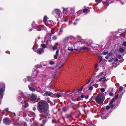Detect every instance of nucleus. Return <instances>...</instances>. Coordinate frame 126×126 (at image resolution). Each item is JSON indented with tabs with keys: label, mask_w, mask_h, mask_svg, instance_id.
Returning <instances> with one entry per match:
<instances>
[{
	"label": "nucleus",
	"mask_w": 126,
	"mask_h": 126,
	"mask_svg": "<svg viewBox=\"0 0 126 126\" xmlns=\"http://www.w3.org/2000/svg\"><path fill=\"white\" fill-rule=\"evenodd\" d=\"M37 109L40 113H43L46 116L50 115L47 102L45 101H41L38 103Z\"/></svg>",
	"instance_id": "nucleus-1"
},
{
	"label": "nucleus",
	"mask_w": 126,
	"mask_h": 126,
	"mask_svg": "<svg viewBox=\"0 0 126 126\" xmlns=\"http://www.w3.org/2000/svg\"><path fill=\"white\" fill-rule=\"evenodd\" d=\"M27 94L26 93H24L21 92L19 94L18 97V101L22 104V106L24 108H26L28 106V103L26 101L24 98V97L27 96Z\"/></svg>",
	"instance_id": "nucleus-2"
},
{
	"label": "nucleus",
	"mask_w": 126,
	"mask_h": 126,
	"mask_svg": "<svg viewBox=\"0 0 126 126\" xmlns=\"http://www.w3.org/2000/svg\"><path fill=\"white\" fill-rule=\"evenodd\" d=\"M75 38L73 36H70L66 37L63 40V42L65 44L68 45L69 47L71 45H72V43H73L75 42Z\"/></svg>",
	"instance_id": "nucleus-3"
},
{
	"label": "nucleus",
	"mask_w": 126,
	"mask_h": 126,
	"mask_svg": "<svg viewBox=\"0 0 126 126\" xmlns=\"http://www.w3.org/2000/svg\"><path fill=\"white\" fill-rule=\"evenodd\" d=\"M37 71L36 70H35L33 71V75L31 77H27L26 79H24L23 80L25 82H26V80L29 82H33V81L36 79V77L37 75Z\"/></svg>",
	"instance_id": "nucleus-4"
},
{
	"label": "nucleus",
	"mask_w": 126,
	"mask_h": 126,
	"mask_svg": "<svg viewBox=\"0 0 126 126\" xmlns=\"http://www.w3.org/2000/svg\"><path fill=\"white\" fill-rule=\"evenodd\" d=\"M52 13L57 18H61L62 15L61 11L59 9L57 8L54 9Z\"/></svg>",
	"instance_id": "nucleus-5"
},
{
	"label": "nucleus",
	"mask_w": 126,
	"mask_h": 126,
	"mask_svg": "<svg viewBox=\"0 0 126 126\" xmlns=\"http://www.w3.org/2000/svg\"><path fill=\"white\" fill-rule=\"evenodd\" d=\"M79 43L78 42L75 43L73 45L72 43V45L70 46V47L68 48V50L69 51H73V50H77V48L79 46Z\"/></svg>",
	"instance_id": "nucleus-6"
},
{
	"label": "nucleus",
	"mask_w": 126,
	"mask_h": 126,
	"mask_svg": "<svg viewBox=\"0 0 126 126\" xmlns=\"http://www.w3.org/2000/svg\"><path fill=\"white\" fill-rule=\"evenodd\" d=\"M104 96L103 94H100L97 96L95 100L96 102L99 104H101L103 101Z\"/></svg>",
	"instance_id": "nucleus-7"
},
{
	"label": "nucleus",
	"mask_w": 126,
	"mask_h": 126,
	"mask_svg": "<svg viewBox=\"0 0 126 126\" xmlns=\"http://www.w3.org/2000/svg\"><path fill=\"white\" fill-rule=\"evenodd\" d=\"M49 116H46L45 115H43L42 114L40 115L41 117L39 119V120H42V122L43 124V126H45L44 124L47 122L48 119L50 118Z\"/></svg>",
	"instance_id": "nucleus-8"
},
{
	"label": "nucleus",
	"mask_w": 126,
	"mask_h": 126,
	"mask_svg": "<svg viewBox=\"0 0 126 126\" xmlns=\"http://www.w3.org/2000/svg\"><path fill=\"white\" fill-rule=\"evenodd\" d=\"M37 97L36 94H33L30 95L29 99L31 102L34 103L37 101Z\"/></svg>",
	"instance_id": "nucleus-9"
},
{
	"label": "nucleus",
	"mask_w": 126,
	"mask_h": 126,
	"mask_svg": "<svg viewBox=\"0 0 126 126\" xmlns=\"http://www.w3.org/2000/svg\"><path fill=\"white\" fill-rule=\"evenodd\" d=\"M5 85L3 82H0V94H3L5 90Z\"/></svg>",
	"instance_id": "nucleus-10"
},
{
	"label": "nucleus",
	"mask_w": 126,
	"mask_h": 126,
	"mask_svg": "<svg viewBox=\"0 0 126 126\" xmlns=\"http://www.w3.org/2000/svg\"><path fill=\"white\" fill-rule=\"evenodd\" d=\"M114 100V98H113L111 99L109 103V105L110 106H107L106 107V109L107 110L109 109L110 107L111 108H112L114 106L115 104L113 103Z\"/></svg>",
	"instance_id": "nucleus-11"
},
{
	"label": "nucleus",
	"mask_w": 126,
	"mask_h": 126,
	"mask_svg": "<svg viewBox=\"0 0 126 126\" xmlns=\"http://www.w3.org/2000/svg\"><path fill=\"white\" fill-rule=\"evenodd\" d=\"M63 13L64 14L67 15V16H68L70 13V11H71V8H63Z\"/></svg>",
	"instance_id": "nucleus-12"
},
{
	"label": "nucleus",
	"mask_w": 126,
	"mask_h": 126,
	"mask_svg": "<svg viewBox=\"0 0 126 126\" xmlns=\"http://www.w3.org/2000/svg\"><path fill=\"white\" fill-rule=\"evenodd\" d=\"M54 97H56L57 98H59L60 97H62L64 96L65 95V94L63 93V92H60L55 93L54 94Z\"/></svg>",
	"instance_id": "nucleus-13"
},
{
	"label": "nucleus",
	"mask_w": 126,
	"mask_h": 126,
	"mask_svg": "<svg viewBox=\"0 0 126 126\" xmlns=\"http://www.w3.org/2000/svg\"><path fill=\"white\" fill-rule=\"evenodd\" d=\"M11 122V120L9 118H6L3 119V122L6 125H9Z\"/></svg>",
	"instance_id": "nucleus-14"
},
{
	"label": "nucleus",
	"mask_w": 126,
	"mask_h": 126,
	"mask_svg": "<svg viewBox=\"0 0 126 126\" xmlns=\"http://www.w3.org/2000/svg\"><path fill=\"white\" fill-rule=\"evenodd\" d=\"M49 49L51 50H52L53 51H54L56 50L59 49L57 46L56 45L53 46H52L51 45H50L49 47Z\"/></svg>",
	"instance_id": "nucleus-15"
},
{
	"label": "nucleus",
	"mask_w": 126,
	"mask_h": 126,
	"mask_svg": "<svg viewBox=\"0 0 126 126\" xmlns=\"http://www.w3.org/2000/svg\"><path fill=\"white\" fill-rule=\"evenodd\" d=\"M42 26L43 27V28H44V26L43 25H40V26H38L36 27L35 28V29L36 30V31H41L42 29V27H41Z\"/></svg>",
	"instance_id": "nucleus-16"
},
{
	"label": "nucleus",
	"mask_w": 126,
	"mask_h": 126,
	"mask_svg": "<svg viewBox=\"0 0 126 126\" xmlns=\"http://www.w3.org/2000/svg\"><path fill=\"white\" fill-rule=\"evenodd\" d=\"M74 114L75 113H74L72 112L69 114L67 115V117L70 119H73Z\"/></svg>",
	"instance_id": "nucleus-17"
},
{
	"label": "nucleus",
	"mask_w": 126,
	"mask_h": 126,
	"mask_svg": "<svg viewBox=\"0 0 126 126\" xmlns=\"http://www.w3.org/2000/svg\"><path fill=\"white\" fill-rule=\"evenodd\" d=\"M34 113L30 111L27 112L26 114V115L27 116L28 115L29 117H32L34 116Z\"/></svg>",
	"instance_id": "nucleus-18"
},
{
	"label": "nucleus",
	"mask_w": 126,
	"mask_h": 126,
	"mask_svg": "<svg viewBox=\"0 0 126 126\" xmlns=\"http://www.w3.org/2000/svg\"><path fill=\"white\" fill-rule=\"evenodd\" d=\"M47 96H50L51 97H54V94L53 93L50 92H47Z\"/></svg>",
	"instance_id": "nucleus-19"
},
{
	"label": "nucleus",
	"mask_w": 126,
	"mask_h": 126,
	"mask_svg": "<svg viewBox=\"0 0 126 126\" xmlns=\"http://www.w3.org/2000/svg\"><path fill=\"white\" fill-rule=\"evenodd\" d=\"M63 62V60H61L58 65V66H59V69H60L64 64L63 62Z\"/></svg>",
	"instance_id": "nucleus-20"
},
{
	"label": "nucleus",
	"mask_w": 126,
	"mask_h": 126,
	"mask_svg": "<svg viewBox=\"0 0 126 126\" xmlns=\"http://www.w3.org/2000/svg\"><path fill=\"white\" fill-rule=\"evenodd\" d=\"M47 24L53 25L55 24V23L53 21L50 20H48L47 23Z\"/></svg>",
	"instance_id": "nucleus-21"
},
{
	"label": "nucleus",
	"mask_w": 126,
	"mask_h": 126,
	"mask_svg": "<svg viewBox=\"0 0 126 126\" xmlns=\"http://www.w3.org/2000/svg\"><path fill=\"white\" fill-rule=\"evenodd\" d=\"M69 109V107L68 106H66L63 107L62 108V110L63 112L67 111Z\"/></svg>",
	"instance_id": "nucleus-22"
},
{
	"label": "nucleus",
	"mask_w": 126,
	"mask_h": 126,
	"mask_svg": "<svg viewBox=\"0 0 126 126\" xmlns=\"http://www.w3.org/2000/svg\"><path fill=\"white\" fill-rule=\"evenodd\" d=\"M101 118L103 119H106L108 117L107 115H105L104 113H102L101 115Z\"/></svg>",
	"instance_id": "nucleus-23"
},
{
	"label": "nucleus",
	"mask_w": 126,
	"mask_h": 126,
	"mask_svg": "<svg viewBox=\"0 0 126 126\" xmlns=\"http://www.w3.org/2000/svg\"><path fill=\"white\" fill-rule=\"evenodd\" d=\"M44 50L42 48L40 49L37 50V52L39 54H41L43 52Z\"/></svg>",
	"instance_id": "nucleus-24"
},
{
	"label": "nucleus",
	"mask_w": 126,
	"mask_h": 126,
	"mask_svg": "<svg viewBox=\"0 0 126 126\" xmlns=\"http://www.w3.org/2000/svg\"><path fill=\"white\" fill-rule=\"evenodd\" d=\"M46 75H41L39 77L40 78V79H37V80L38 81L40 80L42 81L43 80V79L44 78L46 77Z\"/></svg>",
	"instance_id": "nucleus-25"
},
{
	"label": "nucleus",
	"mask_w": 126,
	"mask_h": 126,
	"mask_svg": "<svg viewBox=\"0 0 126 126\" xmlns=\"http://www.w3.org/2000/svg\"><path fill=\"white\" fill-rule=\"evenodd\" d=\"M89 49V48L86 47H85V46L83 47H80V50H87Z\"/></svg>",
	"instance_id": "nucleus-26"
},
{
	"label": "nucleus",
	"mask_w": 126,
	"mask_h": 126,
	"mask_svg": "<svg viewBox=\"0 0 126 126\" xmlns=\"http://www.w3.org/2000/svg\"><path fill=\"white\" fill-rule=\"evenodd\" d=\"M59 49L57 50L56 52V54L54 56V58L55 59H56L57 58V56L59 54Z\"/></svg>",
	"instance_id": "nucleus-27"
},
{
	"label": "nucleus",
	"mask_w": 126,
	"mask_h": 126,
	"mask_svg": "<svg viewBox=\"0 0 126 126\" xmlns=\"http://www.w3.org/2000/svg\"><path fill=\"white\" fill-rule=\"evenodd\" d=\"M90 86L89 88V90H92L93 89V86H94V84H93L92 82H91L90 83Z\"/></svg>",
	"instance_id": "nucleus-28"
},
{
	"label": "nucleus",
	"mask_w": 126,
	"mask_h": 126,
	"mask_svg": "<svg viewBox=\"0 0 126 126\" xmlns=\"http://www.w3.org/2000/svg\"><path fill=\"white\" fill-rule=\"evenodd\" d=\"M28 87L29 90L32 92H34L35 91V89L33 88V87L30 86V85H28Z\"/></svg>",
	"instance_id": "nucleus-29"
},
{
	"label": "nucleus",
	"mask_w": 126,
	"mask_h": 126,
	"mask_svg": "<svg viewBox=\"0 0 126 126\" xmlns=\"http://www.w3.org/2000/svg\"><path fill=\"white\" fill-rule=\"evenodd\" d=\"M24 110H22L20 111L19 113V116H21L23 115V113L24 112Z\"/></svg>",
	"instance_id": "nucleus-30"
},
{
	"label": "nucleus",
	"mask_w": 126,
	"mask_h": 126,
	"mask_svg": "<svg viewBox=\"0 0 126 126\" xmlns=\"http://www.w3.org/2000/svg\"><path fill=\"white\" fill-rule=\"evenodd\" d=\"M47 92L46 91H44V92H41L43 96H47Z\"/></svg>",
	"instance_id": "nucleus-31"
},
{
	"label": "nucleus",
	"mask_w": 126,
	"mask_h": 126,
	"mask_svg": "<svg viewBox=\"0 0 126 126\" xmlns=\"http://www.w3.org/2000/svg\"><path fill=\"white\" fill-rule=\"evenodd\" d=\"M47 17L46 16H44V19H43V21L45 23V24L46 25L47 23L46 22L47 21Z\"/></svg>",
	"instance_id": "nucleus-32"
},
{
	"label": "nucleus",
	"mask_w": 126,
	"mask_h": 126,
	"mask_svg": "<svg viewBox=\"0 0 126 126\" xmlns=\"http://www.w3.org/2000/svg\"><path fill=\"white\" fill-rule=\"evenodd\" d=\"M47 34L45 37V38L44 39V41H42V42L44 43V42H46L47 41Z\"/></svg>",
	"instance_id": "nucleus-33"
},
{
	"label": "nucleus",
	"mask_w": 126,
	"mask_h": 126,
	"mask_svg": "<svg viewBox=\"0 0 126 126\" xmlns=\"http://www.w3.org/2000/svg\"><path fill=\"white\" fill-rule=\"evenodd\" d=\"M36 91L38 92H41V89L40 87H38V88H36Z\"/></svg>",
	"instance_id": "nucleus-34"
},
{
	"label": "nucleus",
	"mask_w": 126,
	"mask_h": 126,
	"mask_svg": "<svg viewBox=\"0 0 126 126\" xmlns=\"http://www.w3.org/2000/svg\"><path fill=\"white\" fill-rule=\"evenodd\" d=\"M12 115H13V118H15L16 117V113L15 112H10Z\"/></svg>",
	"instance_id": "nucleus-35"
},
{
	"label": "nucleus",
	"mask_w": 126,
	"mask_h": 126,
	"mask_svg": "<svg viewBox=\"0 0 126 126\" xmlns=\"http://www.w3.org/2000/svg\"><path fill=\"white\" fill-rule=\"evenodd\" d=\"M72 100L73 101H79V99L78 98H72Z\"/></svg>",
	"instance_id": "nucleus-36"
},
{
	"label": "nucleus",
	"mask_w": 126,
	"mask_h": 126,
	"mask_svg": "<svg viewBox=\"0 0 126 126\" xmlns=\"http://www.w3.org/2000/svg\"><path fill=\"white\" fill-rule=\"evenodd\" d=\"M13 120L16 123H18V122L17 121V119L16 118V117L15 118H13Z\"/></svg>",
	"instance_id": "nucleus-37"
},
{
	"label": "nucleus",
	"mask_w": 126,
	"mask_h": 126,
	"mask_svg": "<svg viewBox=\"0 0 126 126\" xmlns=\"http://www.w3.org/2000/svg\"><path fill=\"white\" fill-rule=\"evenodd\" d=\"M41 46L43 48H45L47 47L46 45L44 44H41Z\"/></svg>",
	"instance_id": "nucleus-38"
},
{
	"label": "nucleus",
	"mask_w": 126,
	"mask_h": 126,
	"mask_svg": "<svg viewBox=\"0 0 126 126\" xmlns=\"http://www.w3.org/2000/svg\"><path fill=\"white\" fill-rule=\"evenodd\" d=\"M31 126H38V123L36 122L34 123Z\"/></svg>",
	"instance_id": "nucleus-39"
},
{
	"label": "nucleus",
	"mask_w": 126,
	"mask_h": 126,
	"mask_svg": "<svg viewBox=\"0 0 126 126\" xmlns=\"http://www.w3.org/2000/svg\"><path fill=\"white\" fill-rule=\"evenodd\" d=\"M3 96V94H0V105L1 104V99L2 98Z\"/></svg>",
	"instance_id": "nucleus-40"
},
{
	"label": "nucleus",
	"mask_w": 126,
	"mask_h": 126,
	"mask_svg": "<svg viewBox=\"0 0 126 126\" xmlns=\"http://www.w3.org/2000/svg\"><path fill=\"white\" fill-rule=\"evenodd\" d=\"M88 11V9H85L83 10V13H86Z\"/></svg>",
	"instance_id": "nucleus-41"
},
{
	"label": "nucleus",
	"mask_w": 126,
	"mask_h": 126,
	"mask_svg": "<svg viewBox=\"0 0 126 126\" xmlns=\"http://www.w3.org/2000/svg\"><path fill=\"white\" fill-rule=\"evenodd\" d=\"M124 50V49L123 48L121 47L119 49V51L120 52H122Z\"/></svg>",
	"instance_id": "nucleus-42"
},
{
	"label": "nucleus",
	"mask_w": 126,
	"mask_h": 126,
	"mask_svg": "<svg viewBox=\"0 0 126 126\" xmlns=\"http://www.w3.org/2000/svg\"><path fill=\"white\" fill-rule=\"evenodd\" d=\"M99 59L100 60L99 61V63H100L102 60V58L101 56L99 57Z\"/></svg>",
	"instance_id": "nucleus-43"
},
{
	"label": "nucleus",
	"mask_w": 126,
	"mask_h": 126,
	"mask_svg": "<svg viewBox=\"0 0 126 126\" xmlns=\"http://www.w3.org/2000/svg\"><path fill=\"white\" fill-rule=\"evenodd\" d=\"M102 0H95V1L98 3H100Z\"/></svg>",
	"instance_id": "nucleus-44"
},
{
	"label": "nucleus",
	"mask_w": 126,
	"mask_h": 126,
	"mask_svg": "<svg viewBox=\"0 0 126 126\" xmlns=\"http://www.w3.org/2000/svg\"><path fill=\"white\" fill-rule=\"evenodd\" d=\"M35 67L37 68H40L41 67V66L39 65H35Z\"/></svg>",
	"instance_id": "nucleus-45"
},
{
	"label": "nucleus",
	"mask_w": 126,
	"mask_h": 126,
	"mask_svg": "<svg viewBox=\"0 0 126 126\" xmlns=\"http://www.w3.org/2000/svg\"><path fill=\"white\" fill-rule=\"evenodd\" d=\"M54 62L53 61H51L49 62V64L50 65H53L54 64Z\"/></svg>",
	"instance_id": "nucleus-46"
},
{
	"label": "nucleus",
	"mask_w": 126,
	"mask_h": 126,
	"mask_svg": "<svg viewBox=\"0 0 126 126\" xmlns=\"http://www.w3.org/2000/svg\"><path fill=\"white\" fill-rule=\"evenodd\" d=\"M108 53V51H104L102 53V54L103 55H105Z\"/></svg>",
	"instance_id": "nucleus-47"
},
{
	"label": "nucleus",
	"mask_w": 126,
	"mask_h": 126,
	"mask_svg": "<svg viewBox=\"0 0 126 126\" xmlns=\"http://www.w3.org/2000/svg\"><path fill=\"white\" fill-rule=\"evenodd\" d=\"M105 72H102L101 73L99 74V76H101L102 75H105Z\"/></svg>",
	"instance_id": "nucleus-48"
},
{
	"label": "nucleus",
	"mask_w": 126,
	"mask_h": 126,
	"mask_svg": "<svg viewBox=\"0 0 126 126\" xmlns=\"http://www.w3.org/2000/svg\"><path fill=\"white\" fill-rule=\"evenodd\" d=\"M5 111H6V112H9L10 113V111H9V108H6L5 110Z\"/></svg>",
	"instance_id": "nucleus-49"
},
{
	"label": "nucleus",
	"mask_w": 126,
	"mask_h": 126,
	"mask_svg": "<svg viewBox=\"0 0 126 126\" xmlns=\"http://www.w3.org/2000/svg\"><path fill=\"white\" fill-rule=\"evenodd\" d=\"M100 90H101V91L102 92H104L105 91V89L103 88H101V89Z\"/></svg>",
	"instance_id": "nucleus-50"
},
{
	"label": "nucleus",
	"mask_w": 126,
	"mask_h": 126,
	"mask_svg": "<svg viewBox=\"0 0 126 126\" xmlns=\"http://www.w3.org/2000/svg\"><path fill=\"white\" fill-rule=\"evenodd\" d=\"M52 122L53 123H58L59 122H57V121L55 120H53L52 121Z\"/></svg>",
	"instance_id": "nucleus-51"
},
{
	"label": "nucleus",
	"mask_w": 126,
	"mask_h": 126,
	"mask_svg": "<svg viewBox=\"0 0 126 126\" xmlns=\"http://www.w3.org/2000/svg\"><path fill=\"white\" fill-rule=\"evenodd\" d=\"M119 91L121 92L123 90V88L122 87L120 86L119 88Z\"/></svg>",
	"instance_id": "nucleus-52"
},
{
	"label": "nucleus",
	"mask_w": 126,
	"mask_h": 126,
	"mask_svg": "<svg viewBox=\"0 0 126 126\" xmlns=\"http://www.w3.org/2000/svg\"><path fill=\"white\" fill-rule=\"evenodd\" d=\"M51 32L52 34H53L55 33V31L53 29H51Z\"/></svg>",
	"instance_id": "nucleus-53"
},
{
	"label": "nucleus",
	"mask_w": 126,
	"mask_h": 126,
	"mask_svg": "<svg viewBox=\"0 0 126 126\" xmlns=\"http://www.w3.org/2000/svg\"><path fill=\"white\" fill-rule=\"evenodd\" d=\"M105 78V77H103L102 78H100V79H99V80L100 81H103L102 80L103 79H104Z\"/></svg>",
	"instance_id": "nucleus-54"
},
{
	"label": "nucleus",
	"mask_w": 126,
	"mask_h": 126,
	"mask_svg": "<svg viewBox=\"0 0 126 126\" xmlns=\"http://www.w3.org/2000/svg\"><path fill=\"white\" fill-rule=\"evenodd\" d=\"M119 96V94H117L115 96V98L116 99H117L118 97Z\"/></svg>",
	"instance_id": "nucleus-55"
},
{
	"label": "nucleus",
	"mask_w": 126,
	"mask_h": 126,
	"mask_svg": "<svg viewBox=\"0 0 126 126\" xmlns=\"http://www.w3.org/2000/svg\"><path fill=\"white\" fill-rule=\"evenodd\" d=\"M80 97L82 98H83L85 97V95L83 94H82L80 95Z\"/></svg>",
	"instance_id": "nucleus-56"
},
{
	"label": "nucleus",
	"mask_w": 126,
	"mask_h": 126,
	"mask_svg": "<svg viewBox=\"0 0 126 126\" xmlns=\"http://www.w3.org/2000/svg\"><path fill=\"white\" fill-rule=\"evenodd\" d=\"M114 59L113 58H112L110 60H109L108 61V62H112L113 60H114Z\"/></svg>",
	"instance_id": "nucleus-57"
},
{
	"label": "nucleus",
	"mask_w": 126,
	"mask_h": 126,
	"mask_svg": "<svg viewBox=\"0 0 126 126\" xmlns=\"http://www.w3.org/2000/svg\"><path fill=\"white\" fill-rule=\"evenodd\" d=\"M112 53H109L108 55H107L109 56V57H110V56H111L112 55Z\"/></svg>",
	"instance_id": "nucleus-58"
},
{
	"label": "nucleus",
	"mask_w": 126,
	"mask_h": 126,
	"mask_svg": "<svg viewBox=\"0 0 126 126\" xmlns=\"http://www.w3.org/2000/svg\"><path fill=\"white\" fill-rule=\"evenodd\" d=\"M123 44L124 46H126V42H124Z\"/></svg>",
	"instance_id": "nucleus-59"
},
{
	"label": "nucleus",
	"mask_w": 126,
	"mask_h": 126,
	"mask_svg": "<svg viewBox=\"0 0 126 126\" xmlns=\"http://www.w3.org/2000/svg\"><path fill=\"white\" fill-rule=\"evenodd\" d=\"M34 23H35V22L34 21H33L32 24V26L33 27H35V25L34 24Z\"/></svg>",
	"instance_id": "nucleus-60"
},
{
	"label": "nucleus",
	"mask_w": 126,
	"mask_h": 126,
	"mask_svg": "<svg viewBox=\"0 0 126 126\" xmlns=\"http://www.w3.org/2000/svg\"><path fill=\"white\" fill-rule=\"evenodd\" d=\"M84 98L86 99H87L88 98H89V96L88 95H86V96H85V97Z\"/></svg>",
	"instance_id": "nucleus-61"
},
{
	"label": "nucleus",
	"mask_w": 126,
	"mask_h": 126,
	"mask_svg": "<svg viewBox=\"0 0 126 126\" xmlns=\"http://www.w3.org/2000/svg\"><path fill=\"white\" fill-rule=\"evenodd\" d=\"M110 58V57H109V56L108 55H107V56L106 57H105V58L106 59H108Z\"/></svg>",
	"instance_id": "nucleus-62"
},
{
	"label": "nucleus",
	"mask_w": 126,
	"mask_h": 126,
	"mask_svg": "<svg viewBox=\"0 0 126 126\" xmlns=\"http://www.w3.org/2000/svg\"><path fill=\"white\" fill-rule=\"evenodd\" d=\"M109 95L110 96H112L113 95V93H110L109 94Z\"/></svg>",
	"instance_id": "nucleus-63"
},
{
	"label": "nucleus",
	"mask_w": 126,
	"mask_h": 126,
	"mask_svg": "<svg viewBox=\"0 0 126 126\" xmlns=\"http://www.w3.org/2000/svg\"><path fill=\"white\" fill-rule=\"evenodd\" d=\"M118 59L117 58H116L114 59V62H116V61H118Z\"/></svg>",
	"instance_id": "nucleus-64"
}]
</instances>
